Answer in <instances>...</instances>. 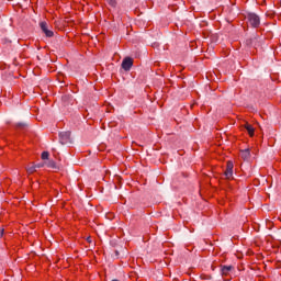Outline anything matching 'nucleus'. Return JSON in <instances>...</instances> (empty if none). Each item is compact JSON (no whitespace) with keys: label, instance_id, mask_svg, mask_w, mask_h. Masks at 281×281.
Listing matches in <instances>:
<instances>
[{"label":"nucleus","instance_id":"f257e3e1","mask_svg":"<svg viewBox=\"0 0 281 281\" xmlns=\"http://www.w3.org/2000/svg\"><path fill=\"white\" fill-rule=\"evenodd\" d=\"M246 19L248 20V23L251 25V27H259L260 25V16L256 13H248Z\"/></svg>","mask_w":281,"mask_h":281},{"label":"nucleus","instance_id":"f03ea898","mask_svg":"<svg viewBox=\"0 0 281 281\" xmlns=\"http://www.w3.org/2000/svg\"><path fill=\"white\" fill-rule=\"evenodd\" d=\"M59 144H71V132H59Z\"/></svg>","mask_w":281,"mask_h":281},{"label":"nucleus","instance_id":"7ed1b4c3","mask_svg":"<svg viewBox=\"0 0 281 281\" xmlns=\"http://www.w3.org/2000/svg\"><path fill=\"white\" fill-rule=\"evenodd\" d=\"M40 27L47 38H52V36H54V31L49 30V24H47V22H41Z\"/></svg>","mask_w":281,"mask_h":281},{"label":"nucleus","instance_id":"20e7f679","mask_svg":"<svg viewBox=\"0 0 281 281\" xmlns=\"http://www.w3.org/2000/svg\"><path fill=\"white\" fill-rule=\"evenodd\" d=\"M224 175H225L226 179H232V177L234 176V162L227 161L226 170H225Z\"/></svg>","mask_w":281,"mask_h":281},{"label":"nucleus","instance_id":"39448f33","mask_svg":"<svg viewBox=\"0 0 281 281\" xmlns=\"http://www.w3.org/2000/svg\"><path fill=\"white\" fill-rule=\"evenodd\" d=\"M131 67H133V58H124L122 61V69H124V71H131Z\"/></svg>","mask_w":281,"mask_h":281},{"label":"nucleus","instance_id":"423d86ee","mask_svg":"<svg viewBox=\"0 0 281 281\" xmlns=\"http://www.w3.org/2000/svg\"><path fill=\"white\" fill-rule=\"evenodd\" d=\"M240 157H241V159H244V161H249V159L251 157V151H249V149H241Z\"/></svg>","mask_w":281,"mask_h":281},{"label":"nucleus","instance_id":"0eeeda50","mask_svg":"<svg viewBox=\"0 0 281 281\" xmlns=\"http://www.w3.org/2000/svg\"><path fill=\"white\" fill-rule=\"evenodd\" d=\"M44 166V164L32 165L31 167L26 168V171L29 175H32L33 172H36V168H43Z\"/></svg>","mask_w":281,"mask_h":281},{"label":"nucleus","instance_id":"6e6552de","mask_svg":"<svg viewBox=\"0 0 281 281\" xmlns=\"http://www.w3.org/2000/svg\"><path fill=\"white\" fill-rule=\"evenodd\" d=\"M232 269H234L233 266H222L221 268L222 276H229V271H232Z\"/></svg>","mask_w":281,"mask_h":281},{"label":"nucleus","instance_id":"1a4fd4ad","mask_svg":"<svg viewBox=\"0 0 281 281\" xmlns=\"http://www.w3.org/2000/svg\"><path fill=\"white\" fill-rule=\"evenodd\" d=\"M244 128H246V131L248 132V134L250 135V137H254V133H255V128H254V126H251V124H249V123H246L245 125H244Z\"/></svg>","mask_w":281,"mask_h":281},{"label":"nucleus","instance_id":"9d476101","mask_svg":"<svg viewBox=\"0 0 281 281\" xmlns=\"http://www.w3.org/2000/svg\"><path fill=\"white\" fill-rule=\"evenodd\" d=\"M46 166H47V168H53L54 170H58V165H56V161H54V160H48L46 162Z\"/></svg>","mask_w":281,"mask_h":281},{"label":"nucleus","instance_id":"9b49d317","mask_svg":"<svg viewBox=\"0 0 281 281\" xmlns=\"http://www.w3.org/2000/svg\"><path fill=\"white\" fill-rule=\"evenodd\" d=\"M108 3L111 8H115L117 5V0H108Z\"/></svg>","mask_w":281,"mask_h":281},{"label":"nucleus","instance_id":"f8f14e48","mask_svg":"<svg viewBox=\"0 0 281 281\" xmlns=\"http://www.w3.org/2000/svg\"><path fill=\"white\" fill-rule=\"evenodd\" d=\"M42 159H43V160L49 159V151H43V153H42Z\"/></svg>","mask_w":281,"mask_h":281},{"label":"nucleus","instance_id":"ddd939ff","mask_svg":"<svg viewBox=\"0 0 281 281\" xmlns=\"http://www.w3.org/2000/svg\"><path fill=\"white\" fill-rule=\"evenodd\" d=\"M25 126H27V123H18L16 124L18 128H25Z\"/></svg>","mask_w":281,"mask_h":281},{"label":"nucleus","instance_id":"4468645a","mask_svg":"<svg viewBox=\"0 0 281 281\" xmlns=\"http://www.w3.org/2000/svg\"><path fill=\"white\" fill-rule=\"evenodd\" d=\"M112 258H120V251L114 250V255H112Z\"/></svg>","mask_w":281,"mask_h":281},{"label":"nucleus","instance_id":"2eb2a0df","mask_svg":"<svg viewBox=\"0 0 281 281\" xmlns=\"http://www.w3.org/2000/svg\"><path fill=\"white\" fill-rule=\"evenodd\" d=\"M3 233H4V229L2 228V229L0 231V236H1V237H3Z\"/></svg>","mask_w":281,"mask_h":281},{"label":"nucleus","instance_id":"dca6fc26","mask_svg":"<svg viewBox=\"0 0 281 281\" xmlns=\"http://www.w3.org/2000/svg\"><path fill=\"white\" fill-rule=\"evenodd\" d=\"M205 280H212V276L206 277Z\"/></svg>","mask_w":281,"mask_h":281},{"label":"nucleus","instance_id":"f3484780","mask_svg":"<svg viewBox=\"0 0 281 281\" xmlns=\"http://www.w3.org/2000/svg\"><path fill=\"white\" fill-rule=\"evenodd\" d=\"M87 240H88V243H91V237H88Z\"/></svg>","mask_w":281,"mask_h":281}]
</instances>
